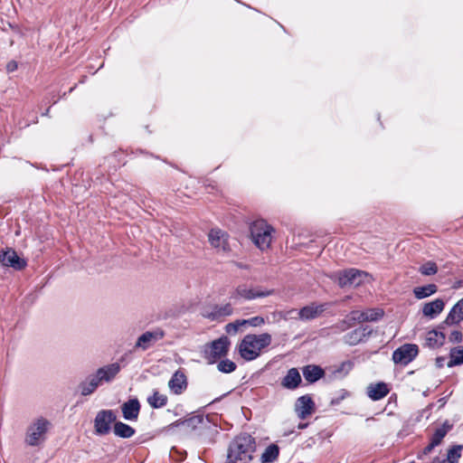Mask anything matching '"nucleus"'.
<instances>
[{
	"label": "nucleus",
	"instance_id": "nucleus-1",
	"mask_svg": "<svg viewBox=\"0 0 463 463\" xmlns=\"http://www.w3.org/2000/svg\"><path fill=\"white\" fill-rule=\"evenodd\" d=\"M272 341V336L269 333L260 335H246L238 345L240 355L246 361H252L259 357L261 351L268 347Z\"/></svg>",
	"mask_w": 463,
	"mask_h": 463
},
{
	"label": "nucleus",
	"instance_id": "nucleus-2",
	"mask_svg": "<svg viewBox=\"0 0 463 463\" xmlns=\"http://www.w3.org/2000/svg\"><path fill=\"white\" fill-rule=\"evenodd\" d=\"M254 450V439L249 434H241L231 443L226 463H249Z\"/></svg>",
	"mask_w": 463,
	"mask_h": 463
},
{
	"label": "nucleus",
	"instance_id": "nucleus-3",
	"mask_svg": "<svg viewBox=\"0 0 463 463\" xmlns=\"http://www.w3.org/2000/svg\"><path fill=\"white\" fill-rule=\"evenodd\" d=\"M51 428L52 422L48 419L42 416L34 419L27 427L24 442L31 447L41 446Z\"/></svg>",
	"mask_w": 463,
	"mask_h": 463
},
{
	"label": "nucleus",
	"instance_id": "nucleus-4",
	"mask_svg": "<svg viewBox=\"0 0 463 463\" xmlns=\"http://www.w3.org/2000/svg\"><path fill=\"white\" fill-rule=\"evenodd\" d=\"M274 229L264 220H258L250 225V236L253 243L261 250H267L272 241Z\"/></svg>",
	"mask_w": 463,
	"mask_h": 463
},
{
	"label": "nucleus",
	"instance_id": "nucleus-5",
	"mask_svg": "<svg viewBox=\"0 0 463 463\" xmlns=\"http://www.w3.org/2000/svg\"><path fill=\"white\" fill-rule=\"evenodd\" d=\"M274 293L273 289L262 290L259 288H249L246 285L238 286L232 293L231 299L234 302H239L241 300H252L258 298H265L272 295Z\"/></svg>",
	"mask_w": 463,
	"mask_h": 463
},
{
	"label": "nucleus",
	"instance_id": "nucleus-6",
	"mask_svg": "<svg viewBox=\"0 0 463 463\" xmlns=\"http://www.w3.org/2000/svg\"><path fill=\"white\" fill-rule=\"evenodd\" d=\"M117 415L112 410H101L98 411L94 419V430L97 435H107L111 430V425L116 421Z\"/></svg>",
	"mask_w": 463,
	"mask_h": 463
},
{
	"label": "nucleus",
	"instance_id": "nucleus-7",
	"mask_svg": "<svg viewBox=\"0 0 463 463\" xmlns=\"http://www.w3.org/2000/svg\"><path fill=\"white\" fill-rule=\"evenodd\" d=\"M208 240L217 253L227 255L231 251L229 235L220 229H212L208 233Z\"/></svg>",
	"mask_w": 463,
	"mask_h": 463
},
{
	"label": "nucleus",
	"instance_id": "nucleus-8",
	"mask_svg": "<svg viewBox=\"0 0 463 463\" xmlns=\"http://www.w3.org/2000/svg\"><path fill=\"white\" fill-rule=\"evenodd\" d=\"M419 354V347L414 344H404L392 353V360L395 364L407 365Z\"/></svg>",
	"mask_w": 463,
	"mask_h": 463
},
{
	"label": "nucleus",
	"instance_id": "nucleus-9",
	"mask_svg": "<svg viewBox=\"0 0 463 463\" xmlns=\"http://www.w3.org/2000/svg\"><path fill=\"white\" fill-rule=\"evenodd\" d=\"M164 335L165 334L161 329L146 331L137 338L134 348L135 350L140 349L142 351H146L153 346L156 342L163 339Z\"/></svg>",
	"mask_w": 463,
	"mask_h": 463
},
{
	"label": "nucleus",
	"instance_id": "nucleus-10",
	"mask_svg": "<svg viewBox=\"0 0 463 463\" xmlns=\"http://www.w3.org/2000/svg\"><path fill=\"white\" fill-rule=\"evenodd\" d=\"M326 304H316L311 303L310 305H307L298 311L296 309H291L288 312V315H292L294 313L298 314V317L300 320L307 321L311 319H315L317 317H319L325 310H326Z\"/></svg>",
	"mask_w": 463,
	"mask_h": 463
},
{
	"label": "nucleus",
	"instance_id": "nucleus-11",
	"mask_svg": "<svg viewBox=\"0 0 463 463\" xmlns=\"http://www.w3.org/2000/svg\"><path fill=\"white\" fill-rule=\"evenodd\" d=\"M381 308H369L364 311L354 310L349 314V320L358 323L378 321L383 317Z\"/></svg>",
	"mask_w": 463,
	"mask_h": 463
},
{
	"label": "nucleus",
	"instance_id": "nucleus-12",
	"mask_svg": "<svg viewBox=\"0 0 463 463\" xmlns=\"http://www.w3.org/2000/svg\"><path fill=\"white\" fill-rule=\"evenodd\" d=\"M229 345L230 341L228 337L222 336L219 339L212 342L211 345L205 352L209 358L216 360L226 355Z\"/></svg>",
	"mask_w": 463,
	"mask_h": 463
},
{
	"label": "nucleus",
	"instance_id": "nucleus-13",
	"mask_svg": "<svg viewBox=\"0 0 463 463\" xmlns=\"http://www.w3.org/2000/svg\"><path fill=\"white\" fill-rule=\"evenodd\" d=\"M0 262L6 267L21 270L26 267V261L21 259L15 250L8 249L0 255Z\"/></svg>",
	"mask_w": 463,
	"mask_h": 463
},
{
	"label": "nucleus",
	"instance_id": "nucleus-14",
	"mask_svg": "<svg viewBox=\"0 0 463 463\" xmlns=\"http://www.w3.org/2000/svg\"><path fill=\"white\" fill-rule=\"evenodd\" d=\"M232 313L233 307L232 304L227 303L224 305H214L207 309H204L203 316L211 320H219L232 315Z\"/></svg>",
	"mask_w": 463,
	"mask_h": 463
},
{
	"label": "nucleus",
	"instance_id": "nucleus-15",
	"mask_svg": "<svg viewBox=\"0 0 463 463\" xmlns=\"http://www.w3.org/2000/svg\"><path fill=\"white\" fill-rule=\"evenodd\" d=\"M315 403L308 395L300 396L295 404V410L299 419L305 420L314 411Z\"/></svg>",
	"mask_w": 463,
	"mask_h": 463
},
{
	"label": "nucleus",
	"instance_id": "nucleus-16",
	"mask_svg": "<svg viewBox=\"0 0 463 463\" xmlns=\"http://www.w3.org/2000/svg\"><path fill=\"white\" fill-rule=\"evenodd\" d=\"M140 402L137 398H132L121 405L123 418L128 421H136L140 412Z\"/></svg>",
	"mask_w": 463,
	"mask_h": 463
},
{
	"label": "nucleus",
	"instance_id": "nucleus-17",
	"mask_svg": "<svg viewBox=\"0 0 463 463\" xmlns=\"http://www.w3.org/2000/svg\"><path fill=\"white\" fill-rule=\"evenodd\" d=\"M168 387L174 394H182L187 388V378L184 373L181 370L175 372L168 382Z\"/></svg>",
	"mask_w": 463,
	"mask_h": 463
},
{
	"label": "nucleus",
	"instance_id": "nucleus-18",
	"mask_svg": "<svg viewBox=\"0 0 463 463\" xmlns=\"http://www.w3.org/2000/svg\"><path fill=\"white\" fill-rule=\"evenodd\" d=\"M463 321V298H460L449 310L443 321L446 326H457Z\"/></svg>",
	"mask_w": 463,
	"mask_h": 463
},
{
	"label": "nucleus",
	"instance_id": "nucleus-19",
	"mask_svg": "<svg viewBox=\"0 0 463 463\" xmlns=\"http://www.w3.org/2000/svg\"><path fill=\"white\" fill-rule=\"evenodd\" d=\"M121 366L118 363H113L99 368L96 372L101 379L102 383H109L120 372Z\"/></svg>",
	"mask_w": 463,
	"mask_h": 463
},
{
	"label": "nucleus",
	"instance_id": "nucleus-20",
	"mask_svg": "<svg viewBox=\"0 0 463 463\" xmlns=\"http://www.w3.org/2000/svg\"><path fill=\"white\" fill-rule=\"evenodd\" d=\"M445 302L441 298H436L433 301L425 303L422 307V314L429 318H434L444 309Z\"/></svg>",
	"mask_w": 463,
	"mask_h": 463
},
{
	"label": "nucleus",
	"instance_id": "nucleus-21",
	"mask_svg": "<svg viewBox=\"0 0 463 463\" xmlns=\"http://www.w3.org/2000/svg\"><path fill=\"white\" fill-rule=\"evenodd\" d=\"M301 383V375L297 368H291L281 381V385L288 390L297 389Z\"/></svg>",
	"mask_w": 463,
	"mask_h": 463
},
{
	"label": "nucleus",
	"instance_id": "nucleus-22",
	"mask_svg": "<svg viewBox=\"0 0 463 463\" xmlns=\"http://www.w3.org/2000/svg\"><path fill=\"white\" fill-rule=\"evenodd\" d=\"M302 373L305 380L309 383H314L325 375L324 370L316 364H308L302 368Z\"/></svg>",
	"mask_w": 463,
	"mask_h": 463
},
{
	"label": "nucleus",
	"instance_id": "nucleus-23",
	"mask_svg": "<svg viewBox=\"0 0 463 463\" xmlns=\"http://www.w3.org/2000/svg\"><path fill=\"white\" fill-rule=\"evenodd\" d=\"M366 393L373 401H379L389 393V389L384 383H372L367 387Z\"/></svg>",
	"mask_w": 463,
	"mask_h": 463
},
{
	"label": "nucleus",
	"instance_id": "nucleus-24",
	"mask_svg": "<svg viewBox=\"0 0 463 463\" xmlns=\"http://www.w3.org/2000/svg\"><path fill=\"white\" fill-rule=\"evenodd\" d=\"M371 334V330L365 327L356 328L345 335V341L350 345H355Z\"/></svg>",
	"mask_w": 463,
	"mask_h": 463
},
{
	"label": "nucleus",
	"instance_id": "nucleus-25",
	"mask_svg": "<svg viewBox=\"0 0 463 463\" xmlns=\"http://www.w3.org/2000/svg\"><path fill=\"white\" fill-rule=\"evenodd\" d=\"M203 417L201 416H194L189 419L184 420H176L175 422L170 424L167 429L168 430H173L174 428L182 427L184 430H195L199 425L203 423Z\"/></svg>",
	"mask_w": 463,
	"mask_h": 463
},
{
	"label": "nucleus",
	"instance_id": "nucleus-26",
	"mask_svg": "<svg viewBox=\"0 0 463 463\" xmlns=\"http://www.w3.org/2000/svg\"><path fill=\"white\" fill-rule=\"evenodd\" d=\"M444 333L439 330H430L426 334L425 345L430 348H438L445 342Z\"/></svg>",
	"mask_w": 463,
	"mask_h": 463
},
{
	"label": "nucleus",
	"instance_id": "nucleus-27",
	"mask_svg": "<svg viewBox=\"0 0 463 463\" xmlns=\"http://www.w3.org/2000/svg\"><path fill=\"white\" fill-rule=\"evenodd\" d=\"M113 431L116 436L123 439L131 438L136 432L134 428L122 421L115 422Z\"/></svg>",
	"mask_w": 463,
	"mask_h": 463
},
{
	"label": "nucleus",
	"instance_id": "nucleus-28",
	"mask_svg": "<svg viewBox=\"0 0 463 463\" xmlns=\"http://www.w3.org/2000/svg\"><path fill=\"white\" fill-rule=\"evenodd\" d=\"M279 455V448L277 444L269 445L260 457L261 463H271L277 460Z\"/></svg>",
	"mask_w": 463,
	"mask_h": 463
},
{
	"label": "nucleus",
	"instance_id": "nucleus-29",
	"mask_svg": "<svg viewBox=\"0 0 463 463\" xmlns=\"http://www.w3.org/2000/svg\"><path fill=\"white\" fill-rule=\"evenodd\" d=\"M147 403L153 409L163 408L167 403V396L155 390L153 393L147 397Z\"/></svg>",
	"mask_w": 463,
	"mask_h": 463
},
{
	"label": "nucleus",
	"instance_id": "nucleus-30",
	"mask_svg": "<svg viewBox=\"0 0 463 463\" xmlns=\"http://www.w3.org/2000/svg\"><path fill=\"white\" fill-rule=\"evenodd\" d=\"M438 291V287L435 284H428L421 287H416L413 288L414 297L417 299H423L428 298Z\"/></svg>",
	"mask_w": 463,
	"mask_h": 463
},
{
	"label": "nucleus",
	"instance_id": "nucleus-31",
	"mask_svg": "<svg viewBox=\"0 0 463 463\" xmlns=\"http://www.w3.org/2000/svg\"><path fill=\"white\" fill-rule=\"evenodd\" d=\"M450 430L451 425L447 421L444 422L441 426L435 430L430 441L436 446H439Z\"/></svg>",
	"mask_w": 463,
	"mask_h": 463
},
{
	"label": "nucleus",
	"instance_id": "nucleus-32",
	"mask_svg": "<svg viewBox=\"0 0 463 463\" xmlns=\"http://www.w3.org/2000/svg\"><path fill=\"white\" fill-rule=\"evenodd\" d=\"M348 275L350 280V287L360 286L368 277V274L366 272L355 269H348Z\"/></svg>",
	"mask_w": 463,
	"mask_h": 463
},
{
	"label": "nucleus",
	"instance_id": "nucleus-33",
	"mask_svg": "<svg viewBox=\"0 0 463 463\" xmlns=\"http://www.w3.org/2000/svg\"><path fill=\"white\" fill-rule=\"evenodd\" d=\"M463 364V346H457L450 350L448 366L452 367Z\"/></svg>",
	"mask_w": 463,
	"mask_h": 463
},
{
	"label": "nucleus",
	"instance_id": "nucleus-34",
	"mask_svg": "<svg viewBox=\"0 0 463 463\" xmlns=\"http://www.w3.org/2000/svg\"><path fill=\"white\" fill-rule=\"evenodd\" d=\"M463 446L462 445H453L448 449L446 458L450 463H458L461 455H462Z\"/></svg>",
	"mask_w": 463,
	"mask_h": 463
},
{
	"label": "nucleus",
	"instance_id": "nucleus-35",
	"mask_svg": "<svg viewBox=\"0 0 463 463\" xmlns=\"http://www.w3.org/2000/svg\"><path fill=\"white\" fill-rule=\"evenodd\" d=\"M348 269L334 272L330 278L336 281L341 288L350 287V280L348 277Z\"/></svg>",
	"mask_w": 463,
	"mask_h": 463
},
{
	"label": "nucleus",
	"instance_id": "nucleus-36",
	"mask_svg": "<svg viewBox=\"0 0 463 463\" xmlns=\"http://www.w3.org/2000/svg\"><path fill=\"white\" fill-rule=\"evenodd\" d=\"M419 271L424 276H431L438 272V267L435 262L428 261L420 267Z\"/></svg>",
	"mask_w": 463,
	"mask_h": 463
},
{
	"label": "nucleus",
	"instance_id": "nucleus-37",
	"mask_svg": "<svg viewBox=\"0 0 463 463\" xmlns=\"http://www.w3.org/2000/svg\"><path fill=\"white\" fill-rule=\"evenodd\" d=\"M79 389L82 396L90 395L97 390V388L87 378L80 383Z\"/></svg>",
	"mask_w": 463,
	"mask_h": 463
},
{
	"label": "nucleus",
	"instance_id": "nucleus-38",
	"mask_svg": "<svg viewBox=\"0 0 463 463\" xmlns=\"http://www.w3.org/2000/svg\"><path fill=\"white\" fill-rule=\"evenodd\" d=\"M217 368L222 373H229L236 369V364L232 361L226 359L222 360L218 364Z\"/></svg>",
	"mask_w": 463,
	"mask_h": 463
},
{
	"label": "nucleus",
	"instance_id": "nucleus-39",
	"mask_svg": "<svg viewBox=\"0 0 463 463\" xmlns=\"http://www.w3.org/2000/svg\"><path fill=\"white\" fill-rule=\"evenodd\" d=\"M241 330H242V327L240 324L239 319L235 320L232 323H229L225 326V332L232 335H236L239 331H241Z\"/></svg>",
	"mask_w": 463,
	"mask_h": 463
},
{
	"label": "nucleus",
	"instance_id": "nucleus-40",
	"mask_svg": "<svg viewBox=\"0 0 463 463\" xmlns=\"http://www.w3.org/2000/svg\"><path fill=\"white\" fill-rule=\"evenodd\" d=\"M463 335L458 330H454L449 335V341L451 343H460L462 341Z\"/></svg>",
	"mask_w": 463,
	"mask_h": 463
},
{
	"label": "nucleus",
	"instance_id": "nucleus-41",
	"mask_svg": "<svg viewBox=\"0 0 463 463\" xmlns=\"http://www.w3.org/2000/svg\"><path fill=\"white\" fill-rule=\"evenodd\" d=\"M248 323L250 326L257 327L264 325L265 320L262 317H253L248 319Z\"/></svg>",
	"mask_w": 463,
	"mask_h": 463
},
{
	"label": "nucleus",
	"instance_id": "nucleus-42",
	"mask_svg": "<svg viewBox=\"0 0 463 463\" xmlns=\"http://www.w3.org/2000/svg\"><path fill=\"white\" fill-rule=\"evenodd\" d=\"M96 388H98L101 383H102V381L101 379L99 378V374L97 373V372L93 374H90L89 375V377L87 378Z\"/></svg>",
	"mask_w": 463,
	"mask_h": 463
},
{
	"label": "nucleus",
	"instance_id": "nucleus-43",
	"mask_svg": "<svg viewBox=\"0 0 463 463\" xmlns=\"http://www.w3.org/2000/svg\"><path fill=\"white\" fill-rule=\"evenodd\" d=\"M436 447L437 446L430 441L429 445L423 449L421 453L419 454L418 458H421L423 456L429 455Z\"/></svg>",
	"mask_w": 463,
	"mask_h": 463
},
{
	"label": "nucleus",
	"instance_id": "nucleus-44",
	"mask_svg": "<svg viewBox=\"0 0 463 463\" xmlns=\"http://www.w3.org/2000/svg\"><path fill=\"white\" fill-rule=\"evenodd\" d=\"M17 67H18L17 62L15 61H11L7 63L6 70L8 72H13L15 70H17Z\"/></svg>",
	"mask_w": 463,
	"mask_h": 463
},
{
	"label": "nucleus",
	"instance_id": "nucleus-45",
	"mask_svg": "<svg viewBox=\"0 0 463 463\" xmlns=\"http://www.w3.org/2000/svg\"><path fill=\"white\" fill-rule=\"evenodd\" d=\"M239 320H240V324L242 328L249 326L248 319H239Z\"/></svg>",
	"mask_w": 463,
	"mask_h": 463
},
{
	"label": "nucleus",
	"instance_id": "nucleus-46",
	"mask_svg": "<svg viewBox=\"0 0 463 463\" xmlns=\"http://www.w3.org/2000/svg\"><path fill=\"white\" fill-rule=\"evenodd\" d=\"M439 463H450L447 458L439 461Z\"/></svg>",
	"mask_w": 463,
	"mask_h": 463
},
{
	"label": "nucleus",
	"instance_id": "nucleus-47",
	"mask_svg": "<svg viewBox=\"0 0 463 463\" xmlns=\"http://www.w3.org/2000/svg\"><path fill=\"white\" fill-rule=\"evenodd\" d=\"M410 463H415V462H414V461H411V462H410Z\"/></svg>",
	"mask_w": 463,
	"mask_h": 463
}]
</instances>
